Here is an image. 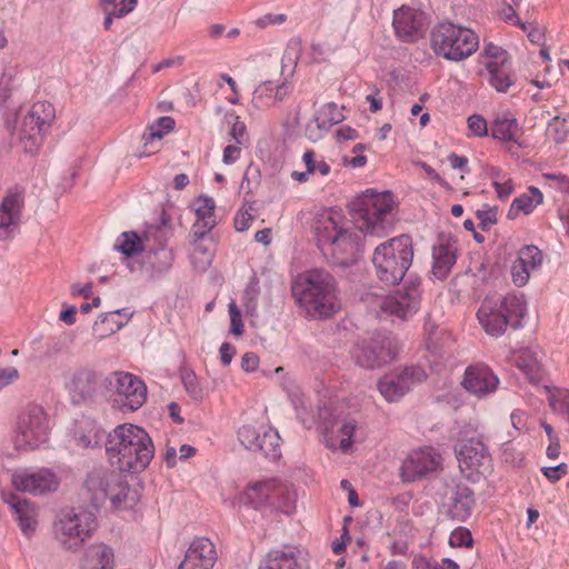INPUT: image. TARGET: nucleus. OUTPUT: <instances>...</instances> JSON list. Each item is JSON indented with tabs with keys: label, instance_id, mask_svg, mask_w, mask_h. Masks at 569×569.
Wrapping results in <instances>:
<instances>
[{
	"label": "nucleus",
	"instance_id": "obj_59",
	"mask_svg": "<svg viewBox=\"0 0 569 569\" xmlns=\"http://www.w3.org/2000/svg\"><path fill=\"white\" fill-rule=\"evenodd\" d=\"M229 315H230V332L234 336H241L243 332V322L241 318V313L234 301L229 303Z\"/></svg>",
	"mask_w": 569,
	"mask_h": 569
},
{
	"label": "nucleus",
	"instance_id": "obj_10",
	"mask_svg": "<svg viewBox=\"0 0 569 569\" xmlns=\"http://www.w3.org/2000/svg\"><path fill=\"white\" fill-rule=\"evenodd\" d=\"M96 517L86 509H62L54 521V536L66 549H74L94 530Z\"/></svg>",
	"mask_w": 569,
	"mask_h": 569
},
{
	"label": "nucleus",
	"instance_id": "obj_24",
	"mask_svg": "<svg viewBox=\"0 0 569 569\" xmlns=\"http://www.w3.org/2000/svg\"><path fill=\"white\" fill-rule=\"evenodd\" d=\"M259 569H309V566L303 550L284 546L269 551Z\"/></svg>",
	"mask_w": 569,
	"mask_h": 569
},
{
	"label": "nucleus",
	"instance_id": "obj_7",
	"mask_svg": "<svg viewBox=\"0 0 569 569\" xmlns=\"http://www.w3.org/2000/svg\"><path fill=\"white\" fill-rule=\"evenodd\" d=\"M477 34L451 22L437 24L431 31V47L437 56L447 60L460 61L478 49Z\"/></svg>",
	"mask_w": 569,
	"mask_h": 569
},
{
	"label": "nucleus",
	"instance_id": "obj_60",
	"mask_svg": "<svg viewBox=\"0 0 569 569\" xmlns=\"http://www.w3.org/2000/svg\"><path fill=\"white\" fill-rule=\"evenodd\" d=\"M217 224L216 220H201L197 219L192 226V236L194 241H199L204 238Z\"/></svg>",
	"mask_w": 569,
	"mask_h": 569
},
{
	"label": "nucleus",
	"instance_id": "obj_25",
	"mask_svg": "<svg viewBox=\"0 0 569 569\" xmlns=\"http://www.w3.org/2000/svg\"><path fill=\"white\" fill-rule=\"evenodd\" d=\"M497 385L498 378L487 366H470L466 369L462 386L470 393L481 397L495 391Z\"/></svg>",
	"mask_w": 569,
	"mask_h": 569
},
{
	"label": "nucleus",
	"instance_id": "obj_30",
	"mask_svg": "<svg viewBox=\"0 0 569 569\" xmlns=\"http://www.w3.org/2000/svg\"><path fill=\"white\" fill-rule=\"evenodd\" d=\"M510 360L525 373L530 382L538 383L541 380L542 369L537 350L523 348L513 351Z\"/></svg>",
	"mask_w": 569,
	"mask_h": 569
},
{
	"label": "nucleus",
	"instance_id": "obj_46",
	"mask_svg": "<svg viewBox=\"0 0 569 569\" xmlns=\"http://www.w3.org/2000/svg\"><path fill=\"white\" fill-rule=\"evenodd\" d=\"M510 56L507 51L500 48V92H506L509 88L515 86L517 74L513 70H509Z\"/></svg>",
	"mask_w": 569,
	"mask_h": 569
},
{
	"label": "nucleus",
	"instance_id": "obj_64",
	"mask_svg": "<svg viewBox=\"0 0 569 569\" xmlns=\"http://www.w3.org/2000/svg\"><path fill=\"white\" fill-rule=\"evenodd\" d=\"M477 218L480 221L479 227L482 230H487L490 226L497 222L496 208H490L488 210H478Z\"/></svg>",
	"mask_w": 569,
	"mask_h": 569
},
{
	"label": "nucleus",
	"instance_id": "obj_5",
	"mask_svg": "<svg viewBox=\"0 0 569 569\" xmlns=\"http://www.w3.org/2000/svg\"><path fill=\"white\" fill-rule=\"evenodd\" d=\"M412 259V239L402 234L378 244L371 261L377 278L385 284L395 286L403 279Z\"/></svg>",
	"mask_w": 569,
	"mask_h": 569
},
{
	"label": "nucleus",
	"instance_id": "obj_23",
	"mask_svg": "<svg viewBox=\"0 0 569 569\" xmlns=\"http://www.w3.org/2000/svg\"><path fill=\"white\" fill-rule=\"evenodd\" d=\"M2 500L7 503L18 522V526L24 537H31L38 526V507L28 499H22L13 492H3Z\"/></svg>",
	"mask_w": 569,
	"mask_h": 569
},
{
	"label": "nucleus",
	"instance_id": "obj_56",
	"mask_svg": "<svg viewBox=\"0 0 569 569\" xmlns=\"http://www.w3.org/2000/svg\"><path fill=\"white\" fill-rule=\"evenodd\" d=\"M521 0H511V4L500 10V19H503L511 26L519 27L520 29H527V23L522 22L515 11V7L520 3Z\"/></svg>",
	"mask_w": 569,
	"mask_h": 569
},
{
	"label": "nucleus",
	"instance_id": "obj_16",
	"mask_svg": "<svg viewBox=\"0 0 569 569\" xmlns=\"http://www.w3.org/2000/svg\"><path fill=\"white\" fill-rule=\"evenodd\" d=\"M427 378L426 371L419 366L405 368L397 375L382 378L378 389L383 398L390 402L398 401L413 385L422 382Z\"/></svg>",
	"mask_w": 569,
	"mask_h": 569
},
{
	"label": "nucleus",
	"instance_id": "obj_28",
	"mask_svg": "<svg viewBox=\"0 0 569 569\" xmlns=\"http://www.w3.org/2000/svg\"><path fill=\"white\" fill-rule=\"evenodd\" d=\"M527 315V301L522 293L508 295L500 302V325L506 328L518 329Z\"/></svg>",
	"mask_w": 569,
	"mask_h": 569
},
{
	"label": "nucleus",
	"instance_id": "obj_63",
	"mask_svg": "<svg viewBox=\"0 0 569 569\" xmlns=\"http://www.w3.org/2000/svg\"><path fill=\"white\" fill-rule=\"evenodd\" d=\"M541 471L547 479L556 482L567 473V465L562 462L553 467H543Z\"/></svg>",
	"mask_w": 569,
	"mask_h": 569
},
{
	"label": "nucleus",
	"instance_id": "obj_49",
	"mask_svg": "<svg viewBox=\"0 0 569 569\" xmlns=\"http://www.w3.org/2000/svg\"><path fill=\"white\" fill-rule=\"evenodd\" d=\"M302 160L310 174L319 172L321 176L326 177L330 173V166L322 158L317 160L313 150H307L302 156Z\"/></svg>",
	"mask_w": 569,
	"mask_h": 569
},
{
	"label": "nucleus",
	"instance_id": "obj_35",
	"mask_svg": "<svg viewBox=\"0 0 569 569\" xmlns=\"http://www.w3.org/2000/svg\"><path fill=\"white\" fill-rule=\"evenodd\" d=\"M273 497L270 499L269 507L278 509L286 515H290L296 508L297 495L290 486L276 480Z\"/></svg>",
	"mask_w": 569,
	"mask_h": 569
},
{
	"label": "nucleus",
	"instance_id": "obj_29",
	"mask_svg": "<svg viewBox=\"0 0 569 569\" xmlns=\"http://www.w3.org/2000/svg\"><path fill=\"white\" fill-rule=\"evenodd\" d=\"M126 309H118L100 315L93 323L92 333L97 339L107 338L120 330L130 319Z\"/></svg>",
	"mask_w": 569,
	"mask_h": 569
},
{
	"label": "nucleus",
	"instance_id": "obj_3",
	"mask_svg": "<svg viewBox=\"0 0 569 569\" xmlns=\"http://www.w3.org/2000/svg\"><path fill=\"white\" fill-rule=\"evenodd\" d=\"M316 237L319 249L331 264L351 266L362 253L359 236L341 223L338 213H329L318 220Z\"/></svg>",
	"mask_w": 569,
	"mask_h": 569
},
{
	"label": "nucleus",
	"instance_id": "obj_21",
	"mask_svg": "<svg viewBox=\"0 0 569 569\" xmlns=\"http://www.w3.org/2000/svg\"><path fill=\"white\" fill-rule=\"evenodd\" d=\"M440 456L432 449L413 450L403 460L400 467V477L405 482H413L437 470L440 465Z\"/></svg>",
	"mask_w": 569,
	"mask_h": 569
},
{
	"label": "nucleus",
	"instance_id": "obj_51",
	"mask_svg": "<svg viewBox=\"0 0 569 569\" xmlns=\"http://www.w3.org/2000/svg\"><path fill=\"white\" fill-rule=\"evenodd\" d=\"M150 262L157 272H162L171 267L173 254L171 250L160 248L149 256Z\"/></svg>",
	"mask_w": 569,
	"mask_h": 569
},
{
	"label": "nucleus",
	"instance_id": "obj_55",
	"mask_svg": "<svg viewBox=\"0 0 569 569\" xmlns=\"http://www.w3.org/2000/svg\"><path fill=\"white\" fill-rule=\"evenodd\" d=\"M357 423L355 420H346L339 428V432L342 436L339 448L342 452H348L352 445V436L356 431Z\"/></svg>",
	"mask_w": 569,
	"mask_h": 569
},
{
	"label": "nucleus",
	"instance_id": "obj_6",
	"mask_svg": "<svg viewBox=\"0 0 569 569\" xmlns=\"http://www.w3.org/2000/svg\"><path fill=\"white\" fill-rule=\"evenodd\" d=\"M84 487L92 506L100 507L107 500L116 509L132 508L137 495L131 491L123 476L114 470L99 468L88 473Z\"/></svg>",
	"mask_w": 569,
	"mask_h": 569
},
{
	"label": "nucleus",
	"instance_id": "obj_31",
	"mask_svg": "<svg viewBox=\"0 0 569 569\" xmlns=\"http://www.w3.org/2000/svg\"><path fill=\"white\" fill-rule=\"evenodd\" d=\"M543 202L542 192L536 187H529L527 192L516 197L507 212V219L516 220L520 216H529Z\"/></svg>",
	"mask_w": 569,
	"mask_h": 569
},
{
	"label": "nucleus",
	"instance_id": "obj_54",
	"mask_svg": "<svg viewBox=\"0 0 569 569\" xmlns=\"http://www.w3.org/2000/svg\"><path fill=\"white\" fill-rule=\"evenodd\" d=\"M101 376L93 370H81L76 376L78 385H86L80 387L82 393H90L94 390V386L100 381Z\"/></svg>",
	"mask_w": 569,
	"mask_h": 569
},
{
	"label": "nucleus",
	"instance_id": "obj_52",
	"mask_svg": "<svg viewBox=\"0 0 569 569\" xmlns=\"http://www.w3.org/2000/svg\"><path fill=\"white\" fill-rule=\"evenodd\" d=\"M182 383L187 393L196 401H202L206 393L203 388L200 386L197 376L190 371L182 376Z\"/></svg>",
	"mask_w": 569,
	"mask_h": 569
},
{
	"label": "nucleus",
	"instance_id": "obj_27",
	"mask_svg": "<svg viewBox=\"0 0 569 569\" xmlns=\"http://www.w3.org/2000/svg\"><path fill=\"white\" fill-rule=\"evenodd\" d=\"M522 137L523 130L516 117L511 113H505L500 119V150L503 148L511 156H518L520 149L528 147Z\"/></svg>",
	"mask_w": 569,
	"mask_h": 569
},
{
	"label": "nucleus",
	"instance_id": "obj_14",
	"mask_svg": "<svg viewBox=\"0 0 569 569\" xmlns=\"http://www.w3.org/2000/svg\"><path fill=\"white\" fill-rule=\"evenodd\" d=\"M26 190L14 186L6 191L0 203V241L13 238L20 228Z\"/></svg>",
	"mask_w": 569,
	"mask_h": 569
},
{
	"label": "nucleus",
	"instance_id": "obj_8",
	"mask_svg": "<svg viewBox=\"0 0 569 569\" xmlns=\"http://www.w3.org/2000/svg\"><path fill=\"white\" fill-rule=\"evenodd\" d=\"M50 420L40 405L29 403L18 415L13 445L19 451H32L49 439Z\"/></svg>",
	"mask_w": 569,
	"mask_h": 569
},
{
	"label": "nucleus",
	"instance_id": "obj_53",
	"mask_svg": "<svg viewBox=\"0 0 569 569\" xmlns=\"http://www.w3.org/2000/svg\"><path fill=\"white\" fill-rule=\"evenodd\" d=\"M196 206L197 207H196L194 211H196L197 219L216 220V217H214L216 204H214V201L212 198L206 197V196H200L196 200Z\"/></svg>",
	"mask_w": 569,
	"mask_h": 569
},
{
	"label": "nucleus",
	"instance_id": "obj_22",
	"mask_svg": "<svg viewBox=\"0 0 569 569\" xmlns=\"http://www.w3.org/2000/svg\"><path fill=\"white\" fill-rule=\"evenodd\" d=\"M218 559L214 543L206 537L192 540L178 569H212Z\"/></svg>",
	"mask_w": 569,
	"mask_h": 569
},
{
	"label": "nucleus",
	"instance_id": "obj_48",
	"mask_svg": "<svg viewBox=\"0 0 569 569\" xmlns=\"http://www.w3.org/2000/svg\"><path fill=\"white\" fill-rule=\"evenodd\" d=\"M260 295V290L257 282H250L243 292V306L246 309V313L250 317L258 316V298Z\"/></svg>",
	"mask_w": 569,
	"mask_h": 569
},
{
	"label": "nucleus",
	"instance_id": "obj_62",
	"mask_svg": "<svg viewBox=\"0 0 569 569\" xmlns=\"http://www.w3.org/2000/svg\"><path fill=\"white\" fill-rule=\"evenodd\" d=\"M543 178L551 182V187L569 194V177L562 173H545Z\"/></svg>",
	"mask_w": 569,
	"mask_h": 569
},
{
	"label": "nucleus",
	"instance_id": "obj_19",
	"mask_svg": "<svg viewBox=\"0 0 569 569\" xmlns=\"http://www.w3.org/2000/svg\"><path fill=\"white\" fill-rule=\"evenodd\" d=\"M473 507V491L468 486L458 483L446 493L440 511L450 520L465 522L471 517Z\"/></svg>",
	"mask_w": 569,
	"mask_h": 569
},
{
	"label": "nucleus",
	"instance_id": "obj_41",
	"mask_svg": "<svg viewBox=\"0 0 569 569\" xmlns=\"http://www.w3.org/2000/svg\"><path fill=\"white\" fill-rule=\"evenodd\" d=\"M498 47L490 43L485 48L480 63L485 67L490 84L498 90Z\"/></svg>",
	"mask_w": 569,
	"mask_h": 569
},
{
	"label": "nucleus",
	"instance_id": "obj_1",
	"mask_svg": "<svg viewBox=\"0 0 569 569\" xmlns=\"http://www.w3.org/2000/svg\"><path fill=\"white\" fill-rule=\"evenodd\" d=\"M106 453L111 466L119 471L138 473L150 465L154 445L143 428L123 423L107 436Z\"/></svg>",
	"mask_w": 569,
	"mask_h": 569
},
{
	"label": "nucleus",
	"instance_id": "obj_12",
	"mask_svg": "<svg viewBox=\"0 0 569 569\" xmlns=\"http://www.w3.org/2000/svg\"><path fill=\"white\" fill-rule=\"evenodd\" d=\"M54 107L50 102H36L24 117L21 127L24 149L33 153L42 142L43 134L54 119Z\"/></svg>",
	"mask_w": 569,
	"mask_h": 569
},
{
	"label": "nucleus",
	"instance_id": "obj_43",
	"mask_svg": "<svg viewBox=\"0 0 569 569\" xmlns=\"http://www.w3.org/2000/svg\"><path fill=\"white\" fill-rule=\"evenodd\" d=\"M213 259V250L209 247H206L203 243L199 241L193 242V249L190 254V260L194 269L199 271L207 270Z\"/></svg>",
	"mask_w": 569,
	"mask_h": 569
},
{
	"label": "nucleus",
	"instance_id": "obj_50",
	"mask_svg": "<svg viewBox=\"0 0 569 569\" xmlns=\"http://www.w3.org/2000/svg\"><path fill=\"white\" fill-rule=\"evenodd\" d=\"M260 430L253 426L246 425L238 430V439L240 443L248 450H257Z\"/></svg>",
	"mask_w": 569,
	"mask_h": 569
},
{
	"label": "nucleus",
	"instance_id": "obj_37",
	"mask_svg": "<svg viewBox=\"0 0 569 569\" xmlns=\"http://www.w3.org/2000/svg\"><path fill=\"white\" fill-rule=\"evenodd\" d=\"M345 119L341 110L333 102L326 103L315 116L317 128L322 131H328L332 126L341 122Z\"/></svg>",
	"mask_w": 569,
	"mask_h": 569
},
{
	"label": "nucleus",
	"instance_id": "obj_4",
	"mask_svg": "<svg viewBox=\"0 0 569 569\" xmlns=\"http://www.w3.org/2000/svg\"><path fill=\"white\" fill-rule=\"evenodd\" d=\"M352 221L363 236L382 237L391 228L393 198L390 191L368 189L349 203Z\"/></svg>",
	"mask_w": 569,
	"mask_h": 569
},
{
	"label": "nucleus",
	"instance_id": "obj_47",
	"mask_svg": "<svg viewBox=\"0 0 569 569\" xmlns=\"http://www.w3.org/2000/svg\"><path fill=\"white\" fill-rule=\"evenodd\" d=\"M569 133V124L567 118H561L560 116H556L548 123L547 134L555 142L560 143L566 140Z\"/></svg>",
	"mask_w": 569,
	"mask_h": 569
},
{
	"label": "nucleus",
	"instance_id": "obj_11",
	"mask_svg": "<svg viewBox=\"0 0 569 569\" xmlns=\"http://www.w3.org/2000/svg\"><path fill=\"white\" fill-rule=\"evenodd\" d=\"M456 453L459 469L467 479L476 482L492 473V458L481 440L470 438L461 442Z\"/></svg>",
	"mask_w": 569,
	"mask_h": 569
},
{
	"label": "nucleus",
	"instance_id": "obj_45",
	"mask_svg": "<svg viewBox=\"0 0 569 569\" xmlns=\"http://www.w3.org/2000/svg\"><path fill=\"white\" fill-rule=\"evenodd\" d=\"M87 432H76L74 439L81 448H93L100 443L103 437V432L96 427L94 423L89 422L86 427Z\"/></svg>",
	"mask_w": 569,
	"mask_h": 569
},
{
	"label": "nucleus",
	"instance_id": "obj_33",
	"mask_svg": "<svg viewBox=\"0 0 569 569\" xmlns=\"http://www.w3.org/2000/svg\"><path fill=\"white\" fill-rule=\"evenodd\" d=\"M174 123L171 117H160L157 122L149 126L147 132L142 136L144 151L140 153V157L153 153V143L159 142L164 134L172 131Z\"/></svg>",
	"mask_w": 569,
	"mask_h": 569
},
{
	"label": "nucleus",
	"instance_id": "obj_40",
	"mask_svg": "<svg viewBox=\"0 0 569 569\" xmlns=\"http://www.w3.org/2000/svg\"><path fill=\"white\" fill-rule=\"evenodd\" d=\"M114 249L127 257L134 256L144 250L141 238L134 231L122 232L117 239Z\"/></svg>",
	"mask_w": 569,
	"mask_h": 569
},
{
	"label": "nucleus",
	"instance_id": "obj_32",
	"mask_svg": "<svg viewBox=\"0 0 569 569\" xmlns=\"http://www.w3.org/2000/svg\"><path fill=\"white\" fill-rule=\"evenodd\" d=\"M477 319L486 333L496 337L498 335V297L497 293H489L481 302Z\"/></svg>",
	"mask_w": 569,
	"mask_h": 569
},
{
	"label": "nucleus",
	"instance_id": "obj_38",
	"mask_svg": "<svg viewBox=\"0 0 569 569\" xmlns=\"http://www.w3.org/2000/svg\"><path fill=\"white\" fill-rule=\"evenodd\" d=\"M280 436L272 428H262V442L257 445V450L269 459H277L281 456Z\"/></svg>",
	"mask_w": 569,
	"mask_h": 569
},
{
	"label": "nucleus",
	"instance_id": "obj_58",
	"mask_svg": "<svg viewBox=\"0 0 569 569\" xmlns=\"http://www.w3.org/2000/svg\"><path fill=\"white\" fill-rule=\"evenodd\" d=\"M468 128L475 137H485L488 134V124L483 117L472 114L468 118Z\"/></svg>",
	"mask_w": 569,
	"mask_h": 569
},
{
	"label": "nucleus",
	"instance_id": "obj_17",
	"mask_svg": "<svg viewBox=\"0 0 569 569\" xmlns=\"http://www.w3.org/2000/svg\"><path fill=\"white\" fill-rule=\"evenodd\" d=\"M392 26L398 39L409 43L423 38L428 28L426 14L407 6L395 10Z\"/></svg>",
	"mask_w": 569,
	"mask_h": 569
},
{
	"label": "nucleus",
	"instance_id": "obj_20",
	"mask_svg": "<svg viewBox=\"0 0 569 569\" xmlns=\"http://www.w3.org/2000/svg\"><path fill=\"white\" fill-rule=\"evenodd\" d=\"M11 483L16 490L40 496L56 491L59 487L57 476L47 468L34 472L19 471L11 476Z\"/></svg>",
	"mask_w": 569,
	"mask_h": 569
},
{
	"label": "nucleus",
	"instance_id": "obj_36",
	"mask_svg": "<svg viewBox=\"0 0 569 569\" xmlns=\"http://www.w3.org/2000/svg\"><path fill=\"white\" fill-rule=\"evenodd\" d=\"M87 558L90 569H113V550L103 543L91 546L87 550Z\"/></svg>",
	"mask_w": 569,
	"mask_h": 569
},
{
	"label": "nucleus",
	"instance_id": "obj_9",
	"mask_svg": "<svg viewBox=\"0 0 569 569\" xmlns=\"http://www.w3.org/2000/svg\"><path fill=\"white\" fill-rule=\"evenodd\" d=\"M112 408L133 412L147 400V386L141 378L129 372L114 371L103 378Z\"/></svg>",
	"mask_w": 569,
	"mask_h": 569
},
{
	"label": "nucleus",
	"instance_id": "obj_34",
	"mask_svg": "<svg viewBox=\"0 0 569 569\" xmlns=\"http://www.w3.org/2000/svg\"><path fill=\"white\" fill-rule=\"evenodd\" d=\"M276 479H269L250 486L246 491V497L253 508L269 507L273 497Z\"/></svg>",
	"mask_w": 569,
	"mask_h": 569
},
{
	"label": "nucleus",
	"instance_id": "obj_13",
	"mask_svg": "<svg viewBox=\"0 0 569 569\" xmlns=\"http://www.w3.org/2000/svg\"><path fill=\"white\" fill-rule=\"evenodd\" d=\"M420 299V281L409 280L403 288L385 297L379 307L382 313L407 319L418 311Z\"/></svg>",
	"mask_w": 569,
	"mask_h": 569
},
{
	"label": "nucleus",
	"instance_id": "obj_57",
	"mask_svg": "<svg viewBox=\"0 0 569 569\" xmlns=\"http://www.w3.org/2000/svg\"><path fill=\"white\" fill-rule=\"evenodd\" d=\"M471 543V533L466 528H458L453 530L449 537V545L451 547H470Z\"/></svg>",
	"mask_w": 569,
	"mask_h": 569
},
{
	"label": "nucleus",
	"instance_id": "obj_39",
	"mask_svg": "<svg viewBox=\"0 0 569 569\" xmlns=\"http://www.w3.org/2000/svg\"><path fill=\"white\" fill-rule=\"evenodd\" d=\"M302 51L301 41L299 39H291L287 48L283 52L282 59H281V73L286 74L287 77H292L296 67L298 64V61L300 59Z\"/></svg>",
	"mask_w": 569,
	"mask_h": 569
},
{
	"label": "nucleus",
	"instance_id": "obj_42",
	"mask_svg": "<svg viewBox=\"0 0 569 569\" xmlns=\"http://www.w3.org/2000/svg\"><path fill=\"white\" fill-rule=\"evenodd\" d=\"M19 86L18 72L14 67H8L0 76V109L6 106L11 93Z\"/></svg>",
	"mask_w": 569,
	"mask_h": 569
},
{
	"label": "nucleus",
	"instance_id": "obj_15",
	"mask_svg": "<svg viewBox=\"0 0 569 569\" xmlns=\"http://www.w3.org/2000/svg\"><path fill=\"white\" fill-rule=\"evenodd\" d=\"M351 357L356 365L365 369L379 368L395 358L390 342L382 338H372L355 345Z\"/></svg>",
	"mask_w": 569,
	"mask_h": 569
},
{
	"label": "nucleus",
	"instance_id": "obj_18",
	"mask_svg": "<svg viewBox=\"0 0 569 569\" xmlns=\"http://www.w3.org/2000/svg\"><path fill=\"white\" fill-rule=\"evenodd\" d=\"M543 253L535 244H525L518 252L516 259L511 262L509 273L511 282L518 287H525L532 274L537 273L543 263Z\"/></svg>",
	"mask_w": 569,
	"mask_h": 569
},
{
	"label": "nucleus",
	"instance_id": "obj_61",
	"mask_svg": "<svg viewBox=\"0 0 569 569\" xmlns=\"http://www.w3.org/2000/svg\"><path fill=\"white\" fill-rule=\"evenodd\" d=\"M230 118H232V127L230 130V136L236 141L237 144H243L247 140V129L246 124L240 121L238 116L231 114Z\"/></svg>",
	"mask_w": 569,
	"mask_h": 569
},
{
	"label": "nucleus",
	"instance_id": "obj_26",
	"mask_svg": "<svg viewBox=\"0 0 569 569\" xmlns=\"http://www.w3.org/2000/svg\"><path fill=\"white\" fill-rule=\"evenodd\" d=\"M457 242L451 239H440L432 248V274L438 280H445L457 261Z\"/></svg>",
	"mask_w": 569,
	"mask_h": 569
},
{
	"label": "nucleus",
	"instance_id": "obj_44",
	"mask_svg": "<svg viewBox=\"0 0 569 569\" xmlns=\"http://www.w3.org/2000/svg\"><path fill=\"white\" fill-rule=\"evenodd\" d=\"M274 86L271 81H264L252 93V106L256 109H264L274 106Z\"/></svg>",
	"mask_w": 569,
	"mask_h": 569
},
{
	"label": "nucleus",
	"instance_id": "obj_2",
	"mask_svg": "<svg viewBox=\"0 0 569 569\" xmlns=\"http://www.w3.org/2000/svg\"><path fill=\"white\" fill-rule=\"evenodd\" d=\"M291 290L297 302L312 318H330L340 308L336 279L323 269L300 274L293 281Z\"/></svg>",
	"mask_w": 569,
	"mask_h": 569
}]
</instances>
